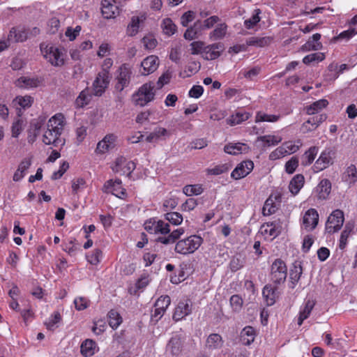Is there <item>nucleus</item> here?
<instances>
[{"mask_svg":"<svg viewBox=\"0 0 357 357\" xmlns=\"http://www.w3.org/2000/svg\"><path fill=\"white\" fill-rule=\"evenodd\" d=\"M192 54L204 55V50L206 48L205 43L203 41H194L190 44Z\"/></svg>","mask_w":357,"mask_h":357,"instance_id":"obj_47","label":"nucleus"},{"mask_svg":"<svg viewBox=\"0 0 357 357\" xmlns=\"http://www.w3.org/2000/svg\"><path fill=\"white\" fill-rule=\"evenodd\" d=\"M314 305L315 302L314 301L310 299L306 301L304 307L300 311V314L308 318Z\"/></svg>","mask_w":357,"mask_h":357,"instance_id":"obj_59","label":"nucleus"},{"mask_svg":"<svg viewBox=\"0 0 357 357\" xmlns=\"http://www.w3.org/2000/svg\"><path fill=\"white\" fill-rule=\"evenodd\" d=\"M167 350L174 356L179 355L182 351L181 338L178 336L172 337L167 345Z\"/></svg>","mask_w":357,"mask_h":357,"instance_id":"obj_26","label":"nucleus"},{"mask_svg":"<svg viewBox=\"0 0 357 357\" xmlns=\"http://www.w3.org/2000/svg\"><path fill=\"white\" fill-rule=\"evenodd\" d=\"M254 168L252 160H245L239 163L231 174V177L235 180L241 179L248 175Z\"/></svg>","mask_w":357,"mask_h":357,"instance_id":"obj_10","label":"nucleus"},{"mask_svg":"<svg viewBox=\"0 0 357 357\" xmlns=\"http://www.w3.org/2000/svg\"><path fill=\"white\" fill-rule=\"evenodd\" d=\"M244 265L243 259L240 257H234L229 263V267L232 272L240 270Z\"/></svg>","mask_w":357,"mask_h":357,"instance_id":"obj_52","label":"nucleus"},{"mask_svg":"<svg viewBox=\"0 0 357 357\" xmlns=\"http://www.w3.org/2000/svg\"><path fill=\"white\" fill-rule=\"evenodd\" d=\"M229 166L227 164L216 165L213 168L207 169V174L209 175H220L228 172Z\"/></svg>","mask_w":357,"mask_h":357,"instance_id":"obj_51","label":"nucleus"},{"mask_svg":"<svg viewBox=\"0 0 357 357\" xmlns=\"http://www.w3.org/2000/svg\"><path fill=\"white\" fill-rule=\"evenodd\" d=\"M91 94L89 93L88 88L82 91L75 100V105L77 107H83L88 105L91 100Z\"/></svg>","mask_w":357,"mask_h":357,"instance_id":"obj_38","label":"nucleus"},{"mask_svg":"<svg viewBox=\"0 0 357 357\" xmlns=\"http://www.w3.org/2000/svg\"><path fill=\"white\" fill-rule=\"evenodd\" d=\"M43 125V120H36L31 123L30 129L28 131V142L33 143L39 135L40 130Z\"/></svg>","mask_w":357,"mask_h":357,"instance_id":"obj_24","label":"nucleus"},{"mask_svg":"<svg viewBox=\"0 0 357 357\" xmlns=\"http://www.w3.org/2000/svg\"><path fill=\"white\" fill-rule=\"evenodd\" d=\"M299 149V145L294 144L291 142H285L282 146L277 148L270 155L271 159L280 158L284 154H290L296 152Z\"/></svg>","mask_w":357,"mask_h":357,"instance_id":"obj_17","label":"nucleus"},{"mask_svg":"<svg viewBox=\"0 0 357 357\" xmlns=\"http://www.w3.org/2000/svg\"><path fill=\"white\" fill-rule=\"evenodd\" d=\"M250 147L246 144L241 142L229 143L225 146L224 151L231 155H237L242 153H248Z\"/></svg>","mask_w":357,"mask_h":357,"instance_id":"obj_23","label":"nucleus"},{"mask_svg":"<svg viewBox=\"0 0 357 357\" xmlns=\"http://www.w3.org/2000/svg\"><path fill=\"white\" fill-rule=\"evenodd\" d=\"M65 123L64 116L61 114H57L51 117L47 124V130L43 134V142L47 145L52 144L55 147L63 146L65 139L61 135L63 130Z\"/></svg>","mask_w":357,"mask_h":357,"instance_id":"obj_1","label":"nucleus"},{"mask_svg":"<svg viewBox=\"0 0 357 357\" xmlns=\"http://www.w3.org/2000/svg\"><path fill=\"white\" fill-rule=\"evenodd\" d=\"M69 168V164L66 161H63L62 164L60 166V168L58 171L54 172L52 175V180H56L59 178H61L63 174L67 171V169Z\"/></svg>","mask_w":357,"mask_h":357,"instance_id":"obj_61","label":"nucleus"},{"mask_svg":"<svg viewBox=\"0 0 357 357\" xmlns=\"http://www.w3.org/2000/svg\"><path fill=\"white\" fill-rule=\"evenodd\" d=\"M39 84L40 81L37 78L21 77L17 81V86L20 88H36Z\"/></svg>","mask_w":357,"mask_h":357,"instance_id":"obj_34","label":"nucleus"},{"mask_svg":"<svg viewBox=\"0 0 357 357\" xmlns=\"http://www.w3.org/2000/svg\"><path fill=\"white\" fill-rule=\"evenodd\" d=\"M155 234H167L170 232L169 225L162 220L155 221Z\"/></svg>","mask_w":357,"mask_h":357,"instance_id":"obj_55","label":"nucleus"},{"mask_svg":"<svg viewBox=\"0 0 357 357\" xmlns=\"http://www.w3.org/2000/svg\"><path fill=\"white\" fill-rule=\"evenodd\" d=\"M155 84L149 82L142 85L132 95V100L135 105L144 107L155 99Z\"/></svg>","mask_w":357,"mask_h":357,"instance_id":"obj_2","label":"nucleus"},{"mask_svg":"<svg viewBox=\"0 0 357 357\" xmlns=\"http://www.w3.org/2000/svg\"><path fill=\"white\" fill-rule=\"evenodd\" d=\"M328 104L326 99L319 100L306 107V113L308 115H312L317 113L319 110L325 108Z\"/></svg>","mask_w":357,"mask_h":357,"instance_id":"obj_36","label":"nucleus"},{"mask_svg":"<svg viewBox=\"0 0 357 357\" xmlns=\"http://www.w3.org/2000/svg\"><path fill=\"white\" fill-rule=\"evenodd\" d=\"M109 325L113 328L116 329L122 322V317L119 313L115 310H111L108 314Z\"/></svg>","mask_w":357,"mask_h":357,"instance_id":"obj_40","label":"nucleus"},{"mask_svg":"<svg viewBox=\"0 0 357 357\" xmlns=\"http://www.w3.org/2000/svg\"><path fill=\"white\" fill-rule=\"evenodd\" d=\"M142 42L145 47L148 50L154 49L158 44L157 40L152 36H144L142 38Z\"/></svg>","mask_w":357,"mask_h":357,"instance_id":"obj_64","label":"nucleus"},{"mask_svg":"<svg viewBox=\"0 0 357 357\" xmlns=\"http://www.w3.org/2000/svg\"><path fill=\"white\" fill-rule=\"evenodd\" d=\"M103 192L105 193H112L117 197L123 198L126 195V190L122 187V183L120 179L107 181L103 185Z\"/></svg>","mask_w":357,"mask_h":357,"instance_id":"obj_8","label":"nucleus"},{"mask_svg":"<svg viewBox=\"0 0 357 357\" xmlns=\"http://www.w3.org/2000/svg\"><path fill=\"white\" fill-rule=\"evenodd\" d=\"M325 59V55L324 53L321 52H317L308 54L305 56L303 59V62L305 64H310L312 62L314 61H321Z\"/></svg>","mask_w":357,"mask_h":357,"instance_id":"obj_48","label":"nucleus"},{"mask_svg":"<svg viewBox=\"0 0 357 357\" xmlns=\"http://www.w3.org/2000/svg\"><path fill=\"white\" fill-rule=\"evenodd\" d=\"M22 123L23 121L22 119H17L15 122H14L11 127L12 137H17L22 130Z\"/></svg>","mask_w":357,"mask_h":357,"instance_id":"obj_63","label":"nucleus"},{"mask_svg":"<svg viewBox=\"0 0 357 357\" xmlns=\"http://www.w3.org/2000/svg\"><path fill=\"white\" fill-rule=\"evenodd\" d=\"M183 192L187 196L199 195L203 192V188L200 185H188L183 188Z\"/></svg>","mask_w":357,"mask_h":357,"instance_id":"obj_46","label":"nucleus"},{"mask_svg":"<svg viewBox=\"0 0 357 357\" xmlns=\"http://www.w3.org/2000/svg\"><path fill=\"white\" fill-rule=\"evenodd\" d=\"M278 210V206L275 204L272 196H270L265 202L262 208L264 215H270L275 213Z\"/></svg>","mask_w":357,"mask_h":357,"instance_id":"obj_41","label":"nucleus"},{"mask_svg":"<svg viewBox=\"0 0 357 357\" xmlns=\"http://www.w3.org/2000/svg\"><path fill=\"white\" fill-rule=\"evenodd\" d=\"M263 296L265 298L268 305H273L276 299L280 296V292L277 287H273L272 284H268L265 285L262 291Z\"/></svg>","mask_w":357,"mask_h":357,"instance_id":"obj_19","label":"nucleus"},{"mask_svg":"<svg viewBox=\"0 0 357 357\" xmlns=\"http://www.w3.org/2000/svg\"><path fill=\"white\" fill-rule=\"evenodd\" d=\"M96 342L90 339L84 340L80 347L81 354L84 357H91L95 353Z\"/></svg>","mask_w":357,"mask_h":357,"instance_id":"obj_33","label":"nucleus"},{"mask_svg":"<svg viewBox=\"0 0 357 357\" xmlns=\"http://www.w3.org/2000/svg\"><path fill=\"white\" fill-rule=\"evenodd\" d=\"M319 148L317 146H311L307 151L305 152L301 158V164L303 166H307L312 163L317 154L318 153Z\"/></svg>","mask_w":357,"mask_h":357,"instance_id":"obj_32","label":"nucleus"},{"mask_svg":"<svg viewBox=\"0 0 357 357\" xmlns=\"http://www.w3.org/2000/svg\"><path fill=\"white\" fill-rule=\"evenodd\" d=\"M319 214L314 208L307 210L303 215V224L305 229L313 230L318 224Z\"/></svg>","mask_w":357,"mask_h":357,"instance_id":"obj_18","label":"nucleus"},{"mask_svg":"<svg viewBox=\"0 0 357 357\" xmlns=\"http://www.w3.org/2000/svg\"><path fill=\"white\" fill-rule=\"evenodd\" d=\"M102 257V251L100 249H96L91 255H87L88 261L93 264L96 265L100 262Z\"/></svg>","mask_w":357,"mask_h":357,"instance_id":"obj_57","label":"nucleus"},{"mask_svg":"<svg viewBox=\"0 0 357 357\" xmlns=\"http://www.w3.org/2000/svg\"><path fill=\"white\" fill-rule=\"evenodd\" d=\"M29 37V33L26 29L23 28L13 27L8 36V42L22 43L25 41Z\"/></svg>","mask_w":357,"mask_h":357,"instance_id":"obj_20","label":"nucleus"},{"mask_svg":"<svg viewBox=\"0 0 357 357\" xmlns=\"http://www.w3.org/2000/svg\"><path fill=\"white\" fill-rule=\"evenodd\" d=\"M273 38L269 36H265V37H250L246 40L247 45L248 46H255V47H263L265 46L268 45Z\"/></svg>","mask_w":357,"mask_h":357,"instance_id":"obj_29","label":"nucleus"},{"mask_svg":"<svg viewBox=\"0 0 357 357\" xmlns=\"http://www.w3.org/2000/svg\"><path fill=\"white\" fill-rule=\"evenodd\" d=\"M255 337V331L253 327L245 326L241 332V339L243 344L249 345L254 342Z\"/></svg>","mask_w":357,"mask_h":357,"instance_id":"obj_35","label":"nucleus"},{"mask_svg":"<svg viewBox=\"0 0 357 357\" xmlns=\"http://www.w3.org/2000/svg\"><path fill=\"white\" fill-rule=\"evenodd\" d=\"M280 119V116L273 114H267L259 112L256 116V121L275 122Z\"/></svg>","mask_w":357,"mask_h":357,"instance_id":"obj_53","label":"nucleus"},{"mask_svg":"<svg viewBox=\"0 0 357 357\" xmlns=\"http://www.w3.org/2000/svg\"><path fill=\"white\" fill-rule=\"evenodd\" d=\"M320 199H325L328 196L331 190V183L327 178L322 179L317 187Z\"/></svg>","mask_w":357,"mask_h":357,"instance_id":"obj_28","label":"nucleus"},{"mask_svg":"<svg viewBox=\"0 0 357 357\" xmlns=\"http://www.w3.org/2000/svg\"><path fill=\"white\" fill-rule=\"evenodd\" d=\"M110 73L106 68L102 69L97 75L92 84L93 95L101 96L109 86L110 82Z\"/></svg>","mask_w":357,"mask_h":357,"instance_id":"obj_5","label":"nucleus"},{"mask_svg":"<svg viewBox=\"0 0 357 357\" xmlns=\"http://www.w3.org/2000/svg\"><path fill=\"white\" fill-rule=\"evenodd\" d=\"M303 274L301 262L295 261L289 270V288L294 289Z\"/></svg>","mask_w":357,"mask_h":357,"instance_id":"obj_15","label":"nucleus"},{"mask_svg":"<svg viewBox=\"0 0 357 357\" xmlns=\"http://www.w3.org/2000/svg\"><path fill=\"white\" fill-rule=\"evenodd\" d=\"M327 119L326 114H321L319 115L310 118L307 121L304 122L301 128V130L303 133H307L313 131Z\"/></svg>","mask_w":357,"mask_h":357,"instance_id":"obj_13","label":"nucleus"},{"mask_svg":"<svg viewBox=\"0 0 357 357\" xmlns=\"http://www.w3.org/2000/svg\"><path fill=\"white\" fill-rule=\"evenodd\" d=\"M203 243L202 237L197 235H191L184 239L178 241L176 245L174 250L176 252L187 255L194 253Z\"/></svg>","mask_w":357,"mask_h":357,"instance_id":"obj_3","label":"nucleus"},{"mask_svg":"<svg viewBox=\"0 0 357 357\" xmlns=\"http://www.w3.org/2000/svg\"><path fill=\"white\" fill-rule=\"evenodd\" d=\"M261 13V11L259 8L254 10L252 17L244 21V26L248 29H252L260 21L261 17H259V15Z\"/></svg>","mask_w":357,"mask_h":357,"instance_id":"obj_44","label":"nucleus"},{"mask_svg":"<svg viewBox=\"0 0 357 357\" xmlns=\"http://www.w3.org/2000/svg\"><path fill=\"white\" fill-rule=\"evenodd\" d=\"M250 116V114L248 112H242V111L236 112L234 114H233L231 116V118L229 119L230 125L234 126V125L239 124V123H242L243 121L248 120Z\"/></svg>","mask_w":357,"mask_h":357,"instance_id":"obj_42","label":"nucleus"},{"mask_svg":"<svg viewBox=\"0 0 357 357\" xmlns=\"http://www.w3.org/2000/svg\"><path fill=\"white\" fill-rule=\"evenodd\" d=\"M227 25L225 23H222L209 33V38L212 40H219L223 38L227 33Z\"/></svg>","mask_w":357,"mask_h":357,"instance_id":"obj_37","label":"nucleus"},{"mask_svg":"<svg viewBox=\"0 0 357 357\" xmlns=\"http://www.w3.org/2000/svg\"><path fill=\"white\" fill-rule=\"evenodd\" d=\"M344 213L341 210L337 209L329 215L326 223V231L334 233L340 230L344 223Z\"/></svg>","mask_w":357,"mask_h":357,"instance_id":"obj_7","label":"nucleus"},{"mask_svg":"<svg viewBox=\"0 0 357 357\" xmlns=\"http://www.w3.org/2000/svg\"><path fill=\"white\" fill-rule=\"evenodd\" d=\"M225 50L224 44L220 42L206 45L202 57L207 61L215 60L221 56Z\"/></svg>","mask_w":357,"mask_h":357,"instance_id":"obj_11","label":"nucleus"},{"mask_svg":"<svg viewBox=\"0 0 357 357\" xmlns=\"http://www.w3.org/2000/svg\"><path fill=\"white\" fill-rule=\"evenodd\" d=\"M118 75L116 77V83L115 89L121 92L125 88L128 87L130 83L132 70L127 63L122 64L119 70Z\"/></svg>","mask_w":357,"mask_h":357,"instance_id":"obj_6","label":"nucleus"},{"mask_svg":"<svg viewBox=\"0 0 357 357\" xmlns=\"http://www.w3.org/2000/svg\"><path fill=\"white\" fill-rule=\"evenodd\" d=\"M343 181L346 182L349 186L354 185L357 182V168L351 164L347 167L342 176Z\"/></svg>","mask_w":357,"mask_h":357,"instance_id":"obj_22","label":"nucleus"},{"mask_svg":"<svg viewBox=\"0 0 357 357\" xmlns=\"http://www.w3.org/2000/svg\"><path fill=\"white\" fill-rule=\"evenodd\" d=\"M184 233V229L178 228L169 232L168 236L158 237L157 241L163 244H170L174 243Z\"/></svg>","mask_w":357,"mask_h":357,"instance_id":"obj_30","label":"nucleus"},{"mask_svg":"<svg viewBox=\"0 0 357 357\" xmlns=\"http://www.w3.org/2000/svg\"><path fill=\"white\" fill-rule=\"evenodd\" d=\"M158 57L155 55H151L145 58L141 63V66L143 68L142 74L148 75L155 71L158 67Z\"/></svg>","mask_w":357,"mask_h":357,"instance_id":"obj_16","label":"nucleus"},{"mask_svg":"<svg viewBox=\"0 0 357 357\" xmlns=\"http://www.w3.org/2000/svg\"><path fill=\"white\" fill-rule=\"evenodd\" d=\"M45 57L54 66H61L64 63L63 52L59 48L50 46L47 47Z\"/></svg>","mask_w":357,"mask_h":357,"instance_id":"obj_12","label":"nucleus"},{"mask_svg":"<svg viewBox=\"0 0 357 357\" xmlns=\"http://www.w3.org/2000/svg\"><path fill=\"white\" fill-rule=\"evenodd\" d=\"M267 227H270V229L269 230L266 229L265 231L268 233L270 236L276 237L281 233L280 227L276 221L272 222L271 224H267Z\"/></svg>","mask_w":357,"mask_h":357,"instance_id":"obj_58","label":"nucleus"},{"mask_svg":"<svg viewBox=\"0 0 357 357\" xmlns=\"http://www.w3.org/2000/svg\"><path fill=\"white\" fill-rule=\"evenodd\" d=\"M195 18V13L192 10H188L184 13L181 17V24L183 26H188V24L194 20Z\"/></svg>","mask_w":357,"mask_h":357,"instance_id":"obj_56","label":"nucleus"},{"mask_svg":"<svg viewBox=\"0 0 357 357\" xmlns=\"http://www.w3.org/2000/svg\"><path fill=\"white\" fill-rule=\"evenodd\" d=\"M101 12L102 16L106 19H111L115 17L116 15L119 14V8L117 6L113 4L111 0L102 1Z\"/></svg>","mask_w":357,"mask_h":357,"instance_id":"obj_21","label":"nucleus"},{"mask_svg":"<svg viewBox=\"0 0 357 357\" xmlns=\"http://www.w3.org/2000/svg\"><path fill=\"white\" fill-rule=\"evenodd\" d=\"M258 140L264 142L267 146H275L281 142L282 138L274 135H264L259 137Z\"/></svg>","mask_w":357,"mask_h":357,"instance_id":"obj_49","label":"nucleus"},{"mask_svg":"<svg viewBox=\"0 0 357 357\" xmlns=\"http://www.w3.org/2000/svg\"><path fill=\"white\" fill-rule=\"evenodd\" d=\"M321 34L314 33L303 46V50L305 51L319 50L322 47L319 42Z\"/></svg>","mask_w":357,"mask_h":357,"instance_id":"obj_27","label":"nucleus"},{"mask_svg":"<svg viewBox=\"0 0 357 357\" xmlns=\"http://www.w3.org/2000/svg\"><path fill=\"white\" fill-rule=\"evenodd\" d=\"M171 303V298L169 296H161L158 300L155 301L154 307H158L159 309H162L166 311L168 306Z\"/></svg>","mask_w":357,"mask_h":357,"instance_id":"obj_50","label":"nucleus"},{"mask_svg":"<svg viewBox=\"0 0 357 357\" xmlns=\"http://www.w3.org/2000/svg\"><path fill=\"white\" fill-rule=\"evenodd\" d=\"M165 219L173 225H179L183 222V216L178 212H167L164 215Z\"/></svg>","mask_w":357,"mask_h":357,"instance_id":"obj_43","label":"nucleus"},{"mask_svg":"<svg viewBox=\"0 0 357 357\" xmlns=\"http://www.w3.org/2000/svg\"><path fill=\"white\" fill-rule=\"evenodd\" d=\"M223 342L220 335L212 333L207 337L206 346L208 349L215 350L220 349L223 345Z\"/></svg>","mask_w":357,"mask_h":357,"instance_id":"obj_25","label":"nucleus"},{"mask_svg":"<svg viewBox=\"0 0 357 357\" xmlns=\"http://www.w3.org/2000/svg\"><path fill=\"white\" fill-rule=\"evenodd\" d=\"M333 151L330 149H326L321 152L319 158L313 165V170L319 172L326 169L330 165L333 164Z\"/></svg>","mask_w":357,"mask_h":357,"instance_id":"obj_9","label":"nucleus"},{"mask_svg":"<svg viewBox=\"0 0 357 357\" xmlns=\"http://www.w3.org/2000/svg\"><path fill=\"white\" fill-rule=\"evenodd\" d=\"M229 301L234 310L238 311L241 309L243 304V299L240 296L237 294L231 296Z\"/></svg>","mask_w":357,"mask_h":357,"instance_id":"obj_62","label":"nucleus"},{"mask_svg":"<svg viewBox=\"0 0 357 357\" xmlns=\"http://www.w3.org/2000/svg\"><path fill=\"white\" fill-rule=\"evenodd\" d=\"M142 21V20H140V18L137 16H133L131 18V22L127 28V33L129 36H133L137 33L139 25Z\"/></svg>","mask_w":357,"mask_h":357,"instance_id":"obj_45","label":"nucleus"},{"mask_svg":"<svg viewBox=\"0 0 357 357\" xmlns=\"http://www.w3.org/2000/svg\"><path fill=\"white\" fill-rule=\"evenodd\" d=\"M298 165V158L296 156L292 157L285 164V171L288 174H293Z\"/></svg>","mask_w":357,"mask_h":357,"instance_id":"obj_54","label":"nucleus"},{"mask_svg":"<svg viewBox=\"0 0 357 357\" xmlns=\"http://www.w3.org/2000/svg\"><path fill=\"white\" fill-rule=\"evenodd\" d=\"M161 27L163 33L169 36L174 34L177 30L176 25L170 18L168 17L162 20Z\"/></svg>","mask_w":357,"mask_h":357,"instance_id":"obj_39","label":"nucleus"},{"mask_svg":"<svg viewBox=\"0 0 357 357\" xmlns=\"http://www.w3.org/2000/svg\"><path fill=\"white\" fill-rule=\"evenodd\" d=\"M305 182L304 176L302 174H296L291 180L289 188L293 195H296L303 186Z\"/></svg>","mask_w":357,"mask_h":357,"instance_id":"obj_31","label":"nucleus"},{"mask_svg":"<svg viewBox=\"0 0 357 357\" xmlns=\"http://www.w3.org/2000/svg\"><path fill=\"white\" fill-rule=\"evenodd\" d=\"M287 276V267L281 259H276L271 266L270 279L275 284L284 283Z\"/></svg>","mask_w":357,"mask_h":357,"instance_id":"obj_4","label":"nucleus"},{"mask_svg":"<svg viewBox=\"0 0 357 357\" xmlns=\"http://www.w3.org/2000/svg\"><path fill=\"white\" fill-rule=\"evenodd\" d=\"M89 300L84 297H78L74 301L75 308L79 311L87 308L89 306Z\"/></svg>","mask_w":357,"mask_h":357,"instance_id":"obj_60","label":"nucleus"},{"mask_svg":"<svg viewBox=\"0 0 357 357\" xmlns=\"http://www.w3.org/2000/svg\"><path fill=\"white\" fill-rule=\"evenodd\" d=\"M190 303V301L185 300L178 303L172 317L174 321H178L191 313L192 307Z\"/></svg>","mask_w":357,"mask_h":357,"instance_id":"obj_14","label":"nucleus"}]
</instances>
